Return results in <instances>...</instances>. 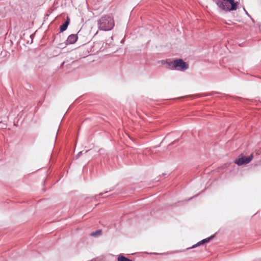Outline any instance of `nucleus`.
<instances>
[{
    "label": "nucleus",
    "mask_w": 261,
    "mask_h": 261,
    "mask_svg": "<svg viewBox=\"0 0 261 261\" xmlns=\"http://www.w3.org/2000/svg\"><path fill=\"white\" fill-rule=\"evenodd\" d=\"M98 28L100 30L109 31L114 27V20L112 15H106L101 17L97 21Z\"/></svg>",
    "instance_id": "1"
},
{
    "label": "nucleus",
    "mask_w": 261,
    "mask_h": 261,
    "mask_svg": "<svg viewBox=\"0 0 261 261\" xmlns=\"http://www.w3.org/2000/svg\"><path fill=\"white\" fill-rule=\"evenodd\" d=\"M221 11L230 12L237 9L238 4L234 0H213Z\"/></svg>",
    "instance_id": "2"
},
{
    "label": "nucleus",
    "mask_w": 261,
    "mask_h": 261,
    "mask_svg": "<svg viewBox=\"0 0 261 261\" xmlns=\"http://www.w3.org/2000/svg\"><path fill=\"white\" fill-rule=\"evenodd\" d=\"M167 64L169 66H171L172 69L185 71L189 68V65L182 59H176L173 62H167Z\"/></svg>",
    "instance_id": "3"
},
{
    "label": "nucleus",
    "mask_w": 261,
    "mask_h": 261,
    "mask_svg": "<svg viewBox=\"0 0 261 261\" xmlns=\"http://www.w3.org/2000/svg\"><path fill=\"white\" fill-rule=\"evenodd\" d=\"M253 159V155L251 154L248 156H243L242 155L239 156L234 160V163L239 166L244 164H247L251 162Z\"/></svg>",
    "instance_id": "4"
},
{
    "label": "nucleus",
    "mask_w": 261,
    "mask_h": 261,
    "mask_svg": "<svg viewBox=\"0 0 261 261\" xmlns=\"http://www.w3.org/2000/svg\"><path fill=\"white\" fill-rule=\"evenodd\" d=\"M77 36L75 34H71L70 35L66 41V44H72L74 43L77 40Z\"/></svg>",
    "instance_id": "5"
},
{
    "label": "nucleus",
    "mask_w": 261,
    "mask_h": 261,
    "mask_svg": "<svg viewBox=\"0 0 261 261\" xmlns=\"http://www.w3.org/2000/svg\"><path fill=\"white\" fill-rule=\"evenodd\" d=\"M70 23V19L67 17L65 21L60 26V32L66 31Z\"/></svg>",
    "instance_id": "6"
},
{
    "label": "nucleus",
    "mask_w": 261,
    "mask_h": 261,
    "mask_svg": "<svg viewBox=\"0 0 261 261\" xmlns=\"http://www.w3.org/2000/svg\"><path fill=\"white\" fill-rule=\"evenodd\" d=\"M101 234V230L99 229L91 233V236L94 237H97Z\"/></svg>",
    "instance_id": "7"
},
{
    "label": "nucleus",
    "mask_w": 261,
    "mask_h": 261,
    "mask_svg": "<svg viewBox=\"0 0 261 261\" xmlns=\"http://www.w3.org/2000/svg\"><path fill=\"white\" fill-rule=\"evenodd\" d=\"M118 261H132V260L127 258L123 255H121L118 257Z\"/></svg>",
    "instance_id": "8"
},
{
    "label": "nucleus",
    "mask_w": 261,
    "mask_h": 261,
    "mask_svg": "<svg viewBox=\"0 0 261 261\" xmlns=\"http://www.w3.org/2000/svg\"><path fill=\"white\" fill-rule=\"evenodd\" d=\"M214 236L212 235L207 238L203 239V242H204V243H208L211 240H212L214 238Z\"/></svg>",
    "instance_id": "9"
},
{
    "label": "nucleus",
    "mask_w": 261,
    "mask_h": 261,
    "mask_svg": "<svg viewBox=\"0 0 261 261\" xmlns=\"http://www.w3.org/2000/svg\"><path fill=\"white\" fill-rule=\"evenodd\" d=\"M204 244H205V243L203 242V240H202L199 241V242H198L196 245L193 246L192 248H195L196 247L199 246Z\"/></svg>",
    "instance_id": "10"
},
{
    "label": "nucleus",
    "mask_w": 261,
    "mask_h": 261,
    "mask_svg": "<svg viewBox=\"0 0 261 261\" xmlns=\"http://www.w3.org/2000/svg\"><path fill=\"white\" fill-rule=\"evenodd\" d=\"M83 151H81L78 153V154L76 156V159H78L82 154L83 153Z\"/></svg>",
    "instance_id": "11"
},
{
    "label": "nucleus",
    "mask_w": 261,
    "mask_h": 261,
    "mask_svg": "<svg viewBox=\"0 0 261 261\" xmlns=\"http://www.w3.org/2000/svg\"><path fill=\"white\" fill-rule=\"evenodd\" d=\"M244 11H245L246 14L248 16H250V15H249V14L248 13V12L246 11V10L245 9H244Z\"/></svg>",
    "instance_id": "12"
},
{
    "label": "nucleus",
    "mask_w": 261,
    "mask_h": 261,
    "mask_svg": "<svg viewBox=\"0 0 261 261\" xmlns=\"http://www.w3.org/2000/svg\"><path fill=\"white\" fill-rule=\"evenodd\" d=\"M102 194H103V193H100L99 195L100 196H101V195H102Z\"/></svg>",
    "instance_id": "13"
}]
</instances>
